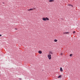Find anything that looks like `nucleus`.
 Instances as JSON below:
<instances>
[{
	"label": "nucleus",
	"instance_id": "obj_1",
	"mask_svg": "<svg viewBox=\"0 0 80 80\" xmlns=\"http://www.w3.org/2000/svg\"><path fill=\"white\" fill-rule=\"evenodd\" d=\"M42 20L44 21H47V20H49V19H48L47 17L46 18H42Z\"/></svg>",
	"mask_w": 80,
	"mask_h": 80
},
{
	"label": "nucleus",
	"instance_id": "obj_2",
	"mask_svg": "<svg viewBox=\"0 0 80 80\" xmlns=\"http://www.w3.org/2000/svg\"><path fill=\"white\" fill-rule=\"evenodd\" d=\"M48 57L49 58V60H50L51 59V58H51V55H50V53H49V55H48Z\"/></svg>",
	"mask_w": 80,
	"mask_h": 80
},
{
	"label": "nucleus",
	"instance_id": "obj_3",
	"mask_svg": "<svg viewBox=\"0 0 80 80\" xmlns=\"http://www.w3.org/2000/svg\"><path fill=\"white\" fill-rule=\"evenodd\" d=\"M28 11H31V10H34V9H33L32 8V9H28Z\"/></svg>",
	"mask_w": 80,
	"mask_h": 80
},
{
	"label": "nucleus",
	"instance_id": "obj_4",
	"mask_svg": "<svg viewBox=\"0 0 80 80\" xmlns=\"http://www.w3.org/2000/svg\"><path fill=\"white\" fill-rule=\"evenodd\" d=\"M38 53H39L40 54H41V53H42V51H38Z\"/></svg>",
	"mask_w": 80,
	"mask_h": 80
},
{
	"label": "nucleus",
	"instance_id": "obj_5",
	"mask_svg": "<svg viewBox=\"0 0 80 80\" xmlns=\"http://www.w3.org/2000/svg\"><path fill=\"white\" fill-rule=\"evenodd\" d=\"M60 71H61V72H62L63 71V69H62V68L61 67L60 68Z\"/></svg>",
	"mask_w": 80,
	"mask_h": 80
},
{
	"label": "nucleus",
	"instance_id": "obj_6",
	"mask_svg": "<svg viewBox=\"0 0 80 80\" xmlns=\"http://www.w3.org/2000/svg\"><path fill=\"white\" fill-rule=\"evenodd\" d=\"M68 6H69V7H73V5L71 4H68Z\"/></svg>",
	"mask_w": 80,
	"mask_h": 80
},
{
	"label": "nucleus",
	"instance_id": "obj_7",
	"mask_svg": "<svg viewBox=\"0 0 80 80\" xmlns=\"http://www.w3.org/2000/svg\"><path fill=\"white\" fill-rule=\"evenodd\" d=\"M54 1V0H50L49 1V2H53Z\"/></svg>",
	"mask_w": 80,
	"mask_h": 80
},
{
	"label": "nucleus",
	"instance_id": "obj_8",
	"mask_svg": "<svg viewBox=\"0 0 80 80\" xmlns=\"http://www.w3.org/2000/svg\"><path fill=\"white\" fill-rule=\"evenodd\" d=\"M68 33H69V32H64V34H68Z\"/></svg>",
	"mask_w": 80,
	"mask_h": 80
},
{
	"label": "nucleus",
	"instance_id": "obj_9",
	"mask_svg": "<svg viewBox=\"0 0 80 80\" xmlns=\"http://www.w3.org/2000/svg\"><path fill=\"white\" fill-rule=\"evenodd\" d=\"M61 77H62V75H59L58 76V78H61Z\"/></svg>",
	"mask_w": 80,
	"mask_h": 80
},
{
	"label": "nucleus",
	"instance_id": "obj_10",
	"mask_svg": "<svg viewBox=\"0 0 80 80\" xmlns=\"http://www.w3.org/2000/svg\"><path fill=\"white\" fill-rule=\"evenodd\" d=\"M49 53H50V54H51L52 55H53V52H49Z\"/></svg>",
	"mask_w": 80,
	"mask_h": 80
},
{
	"label": "nucleus",
	"instance_id": "obj_11",
	"mask_svg": "<svg viewBox=\"0 0 80 80\" xmlns=\"http://www.w3.org/2000/svg\"><path fill=\"white\" fill-rule=\"evenodd\" d=\"M54 42H57V39H55V40H54Z\"/></svg>",
	"mask_w": 80,
	"mask_h": 80
},
{
	"label": "nucleus",
	"instance_id": "obj_12",
	"mask_svg": "<svg viewBox=\"0 0 80 80\" xmlns=\"http://www.w3.org/2000/svg\"><path fill=\"white\" fill-rule=\"evenodd\" d=\"M72 55H73V54H70V57H72Z\"/></svg>",
	"mask_w": 80,
	"mask_h": 80
},
{
	"label": "nucleus",
	"instance_id": "obj_13",
	"mask_svg": "<svg viewBox=\"0 0 80 80\" xmlns=\"http://www.w3.org/2000/svg\"><path fill=\"white\" fill-rule=\"evenodd\" d=\"M62 54H63V52H61V55H62Z\"/></svg>",
	"mask_w": 80,
	"mask_h": 80
},
{
	"label": "nucleus",
	"instance_id": "obj_14",
	"mask_svg": "<svg viewBox=\"0 0 80 80\" xmlns=\"http://www.w3.org/2000/svg\"><path fill=\"white\" fill-rule=\"evenodd\" d=\"M75 32H76L75 31H73V33H75Z\"/></svg>",
	"mask_w": 80,
	"mask_h": 80
},
{
	"label": "nucleus",
	"instance_id": "obj_15",
	"mask_svg": "<svg viewBox=\"0 0 80 80\" xmlns=\"http://www.w3.org/2000/svg\"><path fill=\"white\" fill-rule=\"evenodd\" d=\"M19 79L20 80H22V78H19Z\"/></svg>",
	"mask_w": 80,
	"mask_h": 80
},
{
	"label": "nucleus",
	"instance_id": "obj_16",
	"mask_svg": "<svg viewBox=\"0 0 80 80\" xmlns=\"http://www.w3.org/2000/svg\"><path fill=\"white\" fill-rule=\"evenodd\" d=\"M2 35L1 34L0 35V37H1Z\"/></svg>",
	"mask_w": 80,
	"mask_h": 80
},
{
	"label": "nucleus",
	"instance_id": "obj_17",
	"mask_svg": "<svg viewBox=\"0 0 80 80\" xmlns=\"http://www.w3.org/2000/svg\"><path fill=\"white\" fill-rule=\"evenodd\" d=\"M15 30H17V29L16 28H15Z\"/></svg>",
	"mask_w": 80,
	"mask_h": 80
},
{
	"label": "nucleus",
	"instance_id": "obj_18",
	"mask_svg": "<svg viewBox=\"0 0 80 80\" xmlns=\"http://www.w3.org/2000/svg\"><path fill=\"white\" fill-rule=\"evenodd\" d=\"M2 3H3V4H4V3H4V2H2Z\"/></svg>",
	"mask_w": 80,
	"mask_h": 80
},
{
	"label": "nucleus",
	"instance_id": "obj_19",
	"mask_svg": "<svg viewBox=\"0 0 80 80\" xmlns=\"http://www.w3.org/2000/svg\"><path fill=\"white\" fill-rule=\"evenodd\" d=\"M34 9H36V8H34Z\"/></svg>",
	"mask_w": 80,
	"mask_h": 80
},
{
	"label": "nucleus",
	"instance_id": "obj_20",
	"mask_svg": "<svg viewBox=\"0 0 80 80\" xmlns=\"http://www.w3.org/2000/svg\"><path fill=\"white\" fill-rule=\"evenodd\" d=\"M0 55H1L0 53Z\"/></svg>",
	"mask_w": 80,
	"mask_h": 80
}]
</instances>
